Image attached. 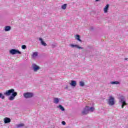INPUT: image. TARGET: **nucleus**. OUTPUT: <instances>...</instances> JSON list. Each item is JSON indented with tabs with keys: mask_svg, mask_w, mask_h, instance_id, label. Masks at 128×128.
Masks as SVG:
<instances>
[{
	"mask_svg": "<svg viewBox=\"0 0 128 128\" xmlns=\"http://www.w3.org/2000/svg\"><path fill=\"white\" fill-rule=\"evenodd\" d=\"M22 126H24V124H18L16 125V128H22Z\"/></svg>",
	"mask_w": 128,
	"mask_h": 128,
	"instance_id": "nucleus-18",
	"label": "nucleus"
},
{
	"mask_svg": "<svg viewBox=\"0 0 128 128\" xmlns=\"http://www.w3.org/2000/svg\"><path fill=\"white\" fill-rule=\"evenodd\" d=\"M10 54L14 56V54H22V52L19 51L18 50L12 49L10 50Z\"/></svg>",
	"mask_w": 128,
	"mask_h": 128,
	"instance_id": "nucleus-4",
	"label": "nucleus"
},
{
	"mask_svg": "<svg viewBox=\"0 0 128 128\" xmlns=\"http://www.w3.org/2000/svg\"><path fill=\"white\" fill-rule=\"evenodd\" d=\"M119 102L122 104V108H124V106H126V98L124 96H120L119 98Z\"/></svg>",
	"mask_w": 128,
	"mask_h": 128,
	"instance_id": "nucleus-2",
	"label": "nucleus"
},
{
	"mask_svg": "<svg viewBox=\"0 0 128 128\" xmlns=\"http://www.w3.org/2000/svg\"><path fill=\"white\" fill-rule=\"evenodd\" d=\"M100 0H96V2H98Z\"/></svg>",
	"mask_w": 128,
	"mask_h": 128,
	"instance_id": "nucleus-28",
	"label": "nucleus"
},
{
	"mask_svg": "<svg viewBox=\"0 0 128 128\" xmlns=\"http://www.w3.org/2000/svg\"><path fill=\"white\" fill-rule=\"evenodd\" d=\"M4 94L5 96H10V94H12V96H10L8 98V100H14V98H16V96H18V92H14V89L12 88L10 90H8L6 91L4 93Z\"/></svg>",
	"mask_w": 128,
	"mask_h": 128,
	"instance_id": "nucleus-1",
	"label": "nucleus"
},
{
	"mask_svg": "<svg viewBox=\"0 0 128 128\" xmlns=\"http://www.w3.org/2000/svg\"><path fill=\"white\" fill-rule=\"evenodd\" d=\"M32 68L34 72H37L39 70H40V68L34 64H32Z\"/></svg>",
	"mask_w": 128,
	"mask_h": 128,
	"instance_id": "nucleus-6",
	"label": "nucleus"
},
{
	"mask_svg": "<svg viewBox=\"0 0 128 128\" xmlns=\"http://www.w3.org/2000/svg\"><path fill=\"white\" fill-rule=\"evenodd\" d=\"M88 106H86V108H84L83 110L82 111V114L83 115L88 114Z\"/></svg>",
	"mask_w": 128,
	"mask_h": 128,
	"instance_id": "nucleus-7",
	"label": "nucleus"
},
{
	"mask_svg": "<svg viewBox=\"0 0 128 128\" xmlns=\"http://www.w3.org/2000/svg\"><path fill=\"white\" fill-rule=\"evenodd\" d=\"M12 30V27L10 26H4V32H10Z\"/></svg>",
	"mask_w": 128,
	"mask_h": 128,
	"instance_id": "nucleus-10",
	"label": "nucleus"
},
{
	"mask_svg": "<svg viewBox=\"0 0 128 128\" xmlns=\"http://www.w3.org/2000/svg\"><path fill=\"white\" fill-rule=\"evenodd\" d=\"M22 50H26V45H22Z\"/></svg>",
	"mask_w": 128,
	"mask_h": 128,
	"instance_id": "nucleus-24",
	"label": "nucleus"
},
{
	"mask_svg": "<svg viewBox=\"0 0 128 128\" xmlns=\"http://www.w3.org/2000/svg\"><path fill=\"white\" fill-rule=\"evenodd\" d=\"M62 124H63V126L66 125V122L62 121Z\"/></svg>",
	"mask_w": 128,
	"mask_h": 128,
	"instance_id": "nucleus-25",
	"label": "nucleus"
},
{
	"mask_svg": "<svg viewBox=\"0 0 128 128\" xmlns=\"http://www.w3.org/2000/svg\"><path fill=\"white\" fill-rule=\"evenodd\" d=\"M23 96L25 98H30L34 96V93L26 92L23 94Z\"/></svg>",
	"mask_w": 128,
	"mask_h": 128,
	"instance_id": "nucleus-5",
	"label": "nucleus"
},
{
	"mask_svg": "<svg viewBox=\"0 0 128 128\" xmlns=\"http://www.w3.org/2000/svg\"><path fill=\"white\" fill-rule=\"evenodd\" d=\"M70 46L72 48H78L79 50H84V48L80 47L78 44H70Z\"/></svg>",
	"mask_w": 128,
	"mask_h": 128,
	"instance_id": "nucleus-8",
	"label": "nucleus"
},
{
	"mask_svg": "<svg viewBox=\"0 0 128 128\" xmlns=\"http://www.w3.org/2000/svg\"><path fill=\"white\" fill-rule=\"evenodd\" d=\"M75 38L78 42H82V40H80V36L78 34L76 35Z\"/></svg>",
	"mask_w": 128,
	"mask_h": 128,
	"instance_id": "nucleus-17",
	"label": "nucleus"
},
{
	"mask_svg": "<svg viewBox=\"0 0 128 128\" xmlns=\"http://www.w3.org/2000/svg\"><path fill=\"white\" fill-rule=\"evenodd\" d=\"M108 8H110V5L108 4H107L104 8V12H108Z\"/></svg>",
	"mask_w": 128,
	"mask_h": 128,
	"instance_id": "nucleus-14",
	"label": "nucleus"
},
{
	"mask_svg": "<svg viewBox=\"0 0 128 128\" xmlns=\"http://www.w3.org/2000/svg\"><path fill=\"white\" fill-rule=\"evenodd\" d=\"M110 84H120V82L118 81H114L110 82Z\"/></svg>",
	"mask_w": 128,
	"mask_h": 128,
	"instance_id": "nucleus-16",
	"label": "nucleus"
},
{
	"mask_svg": "<svg viewBox=\"0 0 128 128\" xmlns=\"http://www.w3.org/2000/svg\"><path fill=\"white\" fill-rule=\"evenodd\" d=\"M65 88H66V90H68V86H66V87Z\"/></svg>",
	"mask_w": 128,
	"mask_h": 128,
	"instance_id": "nucleus-27",
	"label": "nucleus"
},
{
	"mask_svg": "<svg viewBox=\"0 0 128 128\" xmlns=\"http://www.w3.org/2000/svg\"><path fill=\"white\" fill-rule=\"evenodd\" d=\"M38 40L40 42V44L42 46H48L46 43L44 41V40H42V38H40Z\"/></svg>",
	"mask_w": 128,
	"mask_h": 128,
	"instance_id": "nucleus-9",
	"label": "nucleus"
},
{
	"mask_svg": "<svg viewBox=\"0 0 128 128\" xmlns=\"http://www.w3.org/2000/svg\"><path fill=\"white\" fill-rule=\"evenodd\" d=\"M80 86H84V82L80 81Z\"/></svg>",
	"mask_w": 128,
	"mask_h": 128,
	"instance_id": "nucleus-22",
	"label": "nucleus"
},
{
	"mask_svg": "<svg viewBox=\"0 0 128 128\" xmlns=\"http://www.w3.org/2000/svg\"><path fill=\"white\" fill-rule=\"evenodd\" d=\"M66 4H64L62 5L61 6V8H62V10H66Z\"/></svg>",
	"mask_w": 128,
	"mask_h": 128,
	"instance_id": "nucleus-21",
	"label": "nucleus"
},
{
	"mask_svg": "<svg viewBox=\"0 0 128 128\" xmlns=\"http://www.w3.org/2000/svg\"><path fill=\"white\" fill-rule=\"evenodd\" d=\"M56 44H52V48H56Z\"/></svg>",
	"mask_w": 128,
	"mask_h": 128,
	"instance_id": "nucleus-26",
	"label": "nucleus"
},
{
	"mask_svg": "<svg viewBox=\"0 0 128 128\" xmlns=\"http://www.w3.org/2000/svg\"><path fill=\"white\" fill-rule=\"evenodd\" d=\"M4 124H8V123L10 122V118H6L4 119Z\"/></svg>",
	"mask_w": 128,
	"mask_h": 128,
	"instance_id": "nucleus-13",
	"label": "nucleus"
},
{
	"mask_svg": "<svg viewBox=\"0 0 128 128\" xmlns=\"http://www.w3.org/2000/svg\"><path fill=\"white\" fill-rule=\"evenodd\" d=\"M88 112H94V107H88Z\"/></svg>",
	"mask_w": 128,
	"mask_h": 128,
	"instance_id": "nucleus-19",
	"label": "nucleus"
},
{
	"mask_svg": "<svg viewBox=\"0 0 128 128\" xmlns=\"http://www.w3.org/2000/svg\"><path fill=\"white\" fill-rule=\"evenodd\" d=\"M115 104L116 101L114 100V98L112 96H110L108 100V104H109V106H114Z\"/></svg>",
	"mask_w": 128,
	"mask_h": 128,
	"instance_id": "nucleus-3",
	"label": "nucleus"
},
{
	"mask_svg": "<svg viewBox=\"0 0 128 128\" xmlns=\"http://www.w3.org/2000/svg\"><path fill=\"white\" fill-rule=\"evenodd\" d=\"M38 56V52H34L32 53V58H36V56Z\"/></svg>",
	"mask_w": 128,
	"mask_h": 128,
	"instance_id": "nucleus-12",
	"label": "nucleus"
},
{
	"mask_svg": "<svg viewBox=\"0 0 128 128\" xmlns=\"http://www.w3.org/2000/svg\"><path fill=\"white\" fill-rule=\"evenodd\" d=\"M58 108H60V110L62 112L64 111V106H62L59 105Z\"/></svg>",
	"mask_w": 128,
	"mask_h": 128,
	"instance_id": "nucleus-20",
	"label": "nucleus"
},
{
	"mask_svg": "<svg viewBox=\"0 0 128 128\" xmlns=\"http://www.w3.org/2000/svg\"><path fill=\"white\" fill-rule=\"evenodd\" d=\"M70 84L72 86H76V82L75 80H72Z\"/></svg>",
	"mask_w": 128,
	"mask_h": 128,
	"instance_id": "nucleus-15",
	"label": "nucleus"
},
{
	"mask_svg": "<svg viewBox=\"0 0 128 128\" xmlns=\"http://www.w3.org/2000/svg\"><path fill=\"white\" fill-rule=\"evenodd\" d=\"M0 98H2V100L4 98V96L2 93H0Z\"/></svg>",
	"mask_w": 128,
	"mask_h": 128,
	"instance_id": "nucleus-23",
	"label": "nucleus"
},
{
	"mask_svg": "<svg viewBox=\"0 0 128 128\" xmlns=\"http://www.w3.org/2000/svg\"><path fill=\"white\" fill-rule=\"evenodd\" d=\"M53 102L54 104H58V102H60V99L58 98H54Z\"/></svg>",
	"mask_w": 128,
	"mask_h": 128,
	"instance_id": "nucleus-11",
	"label": "nucleus"
}]
</instances>
